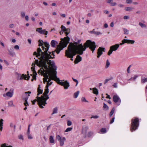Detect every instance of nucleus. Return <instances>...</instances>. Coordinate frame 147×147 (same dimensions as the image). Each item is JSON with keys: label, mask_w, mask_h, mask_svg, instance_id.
<instances>
[{"label": "nucleus", "mask_w": 147, "mask_h": 147, "mask_svg": "<svg viewBox=\"0 0 147 147\" xmlns=\"http://www.w3.org/2000/svg\"><path fill=\"white\" fill-rule=\"evenodd\" d=\"M38 46H42L43 51L40 48L38 49V51L39 56H40L42 55V56L40 61H38V59L35 60V63L39 67H42L40 69L42 68V70L45 71V72L47 71L48 72H50L47 64L49 65L51 67L52 69L51 71H56L57 67L55 65V63L54 61H51V60H50L51 59L54 58V57L52 56V55H51V52H49V54L47 53L50 45L47 42H43L42 40H38Z\"/></svg>", "instance_id": "nucleus-1"}, {"label": "nucleus", "mask_w": 147, "mask_h": 147, "mask_svg": "<svg viewBox=\"0 0 147 147\" xmlns=\"http://www.w3.org/2000/svg\"><path fill=\"white\" fill-rule=\"evenodd\" d=\"M80 41V40H78L77 42L73 43L71 42L69 44L68 47L70 46V48H74V47H76L77 48V51L79 50V48H81V50H82L83 53V51L86 50L87 47H89V49L92 51V53H93L96 47V46L94 42H92L90 40H88L84 44V46H83L82 44L79 45Z\"/></svg>", "instance_id": "nucleus-2"}, {"label": "nucleus", "mask_w": 147, "mask_h": 147, "mask_svg": "<svg viewBox=\"0 0 147 147\" xmlns=\"http://www.w3.org/2000/svg\"><path fill=\"white\" fill-rule=\"evenodd\" d=\"M42 68L40 69L38 71V73L39 75H43L44 77L43 78V83L45 84L46 82H50L51 80L55 81L57 83L58 81L59 80V78L57 77V72L56 71L48 72L42 70Z\"/></svg>", "instance_id": "nucleus-3"}, {"label": "nucleus", "mask_w": 147, "mask_h": 147, "mask_svg": "<svg viewBox=\"0 0 147 147\" xmlns=\"http://www.w3.org/2000/svg\"><path fill=\"white\" fill-rule=\"evenodd\" d=\"M77 48L76 47H74V48H71L70 46L68 47V49L65 51V56L68 58H71V60L72 61L73 60V58L74 56L76 55V54L79 55H82L83 53L82 52V50H81V48H79V50L78 51H77Z\"/></svg>", "instance_id": "nucleus-4"}, {"label": "nucleus", "mask_w": 147, "mask_h": 147, "mask_svg": "<svg viewBox=\"0 0 147 147\" xmlns=\"http://www.w3.org/2000/svg\"><path fill=\"white\" fill-rule=\"evenodd\" d=\"M69 40L70 38L68 36H67L63 38H61L59 44L55 50V51L57 54H58L63 48L66 47L68 44L69 43Z\"/></svg>", "instance_id": "nucleus-5"}, {"label": "nucleus", "mask_w": 147, "mask_h": 147, "mask_svg": "<svg viewBox=\"0 0 147 147\" xmlns=\"http://www.w3.org/2000/svg\"><path fill=\"white\" fill-rule=\"evenodd\" d=\"M49 98L47 94L41 96V97H38V104L40 108L42 109L44 108L42 105L45 106L47 104L46 101Z\"/></svg>", "instance_id": "nucleus-6"}, {"label": "nucleus", "mask_w": 147, "mask_h": 147, "mask_svg": "<svg viewBox=\"0 0 147 147\" xmlns=\"http://www.w3.org/2000/svg\"><path fill=\"white\" fill-rule=\"evenodd\" d=\"M139 125V120L138 118L135 117L131 120L130 130L131 132L136 130Z\"/></svg>", "instance_id": "nucleus-7"}, {"label": "nucleus", "mask_w": 147, "mask_h": 147, "mask_svg": "<svg viewBox=\"0 0 147 147\" xmlns=\"http://www.w3.org/2000/svg\"><path fill=\"white\" fill-rule=\"evenodd\" d=\"M57 83L61 86H63L65 89H67L70 86L69 83L67 80L65 81L64 80L60 81L59 80L58 81Z\"/></svg>", "instance_id": "nucleus-8"}, {"label": "nucleus", "mask_w": 147, "mask_h": 147, "mask_svg": "<svg viewBox=\"0 0 147 147\" xmlns=\"http://www.w3.org/2000/svg\"><path fill=\"white\" fill-rule=\"evenodd\" d=\"M114 102L117 103V105H119L121 102V100L119 97L117 95H114L113 98Z\"/></svg>", "instance_id": "nucleus-9"}, {"label": "nucleus", "mask_w": 147, "mask_h": 147, "mask_svg": "<svg viewBox=\"0 0 147 147\" xmlns=\"http://www.w3.org/2000/svg\"><path fill=\"white\" fill-rule=\"evenodd\" d=\"M105 49L104 48L99 47L98 49V51L97 53V57L99 58L100 57L102 54V52H105Z\"/></svg>", "instance_id": "nucleus-10"}, {"label": "nucleus", "mask_w": 147, "mask_h": 147, "mask_svg": "<svg viewBox=\"0 0 147 147\" xmlns=\"http://www.w3.org/2000/svg\"><path fill=\"white\" fill-rule=\"evenodd\" d=\"M36 31L41 34H44L46 35H47L48 33L47 31H46L45 29L42 30L41 28H37Z\"/></svg>", "instance_id": "nucleus-11"}, {"label": "nucleus", "mask_w": 147, "mask_h": 147, "mask_svg": "<svg viewBox=\"0 0 147 147\" xmlns=\"http://www.w3.org/2000/svg\"><path fill=\"white\" fill-rule=\"evenodd\" d=\"M31 69L33 72V78L31 80V81H33L34 80H36V76L37 75V73L35 70L34 68L33 67H31Z\"/></svg>", "instance_id": "nucleus-12"}, {"label": "nucleus", "mask_w": 147, "mask_h": 147, "mask_svg": "<svg viewBox=\"0 0 147 147\" xmlns=\"http://www.w3.org/2000/svg\"><path fill=\"white\" fill-rule=\"evenodd\" d=\"M14 90L13 88L11 89L10 90V92H8L6 93V95L9 97H11L13 96V94Z\"/></svg>", "instance_id": "nucleus-13"}, {"label": "nucleus", "mask_w": 147, "mask_h": 147, "mask_svg": "<svg viewBox=\"0 0 147 147\" xmlns=\"http://www.w3.org/2000/svg\"><path fill=\"white\" fill-rule=\"evenodd\" d=\"M89 127L87 126H84L82 128V134L86 135L87 131Z\"/></svg>", "instance_id": "nucleus-14"}, {"label": "nucleus", "mask_w": 147, "mask_h": 147, "mask_svg": "<svg viewBox=\"0 0 147 147\" xmlns=\"http://www.w3.org/2000/svg\"><path fill=\"white\" fill-rule=\"evenodd\" d=\"M28 77L26 76V75H25L24 74H22L20 78V80H21L23 79H24L25 80H28L29 79V78L30 76H29V74H28V71H27Z\"/></svg>", "instance_id": "nucleus-15"}, {"label": "nucleus", "mask_w": 147, "mask_h": 147, "mask_svg": "<svg viewBox=\"0 0 147 147\" xmlns=\"http://www.w3.org/2000/svg\"><path fill=\"white\" fill-rule=\"evenodd\" d=\"M119 44H116L115 45H112L110 47V48L113 51H115L117 50L119 48Z\"/></svg>", "instance_id": "nucleus-16"}, {"label": "nucleus", "mask_w": 147, "mask_h": 147, "mask_svg": "<svg viewBox=\"0 0 147 147\" xmlns=\"http://www.w3.org/2000/svg\"><path fill=\"white\" fill-rule=\"evenodd\" d=\"M146 82H147V78H146L144 76H142L141 77V84H144Z\"/></svg>", "instance_id": "nucleus-17"}, {"label": "nucleus", "mask_w": 147, "mask_h": 147, "mask_svg": "<svg viewBox=\"0 0 147 147\" xmlns=\"http://www.w3.org/2000/svg\"><path fill=\"white\" fill-rule=\"evenodd\" d=\"M82 60V57L79 55H77L74 61V63H78Z\"/></svg>", "instance_id": "nucleus-18"}, {"label": "nucleus", "mask_w": 147, "mask_h": 147, "mask_svg": "<svg viewBox=\"0 0 147 147\" xmlns=\"http://www.w3.org/2000/svg\"><path fill=\"white\" fill-rule=\"evenodd\" d=\"M90 33L96 35H101L102 33L100 32H96L94 31V29L92 31L90 32Z\"/></svg>", "instance_id": "nucleus-19"}, {"label": "nucleus", "mask_w": 147, "mask_h": 147, "mask_svg": "<svg viewBox=\"0 0 147 147\" xmlns=\"http://www.w3.org/2000/svg\"><path fill=\"white\" fill-rule=\"evenodd\" d=\"M113 0H107V2L108 3L111 4V6H114L117 5L116 3L113 2Z\"/></svg>", "instance_id": "nucleus-20"}, {"label": "nucleus", "mask_w": 147, "mask_h": 147, "mask_svg": "<svg viewBox=\"0 0 147 147\" xmlns=\"http://www.w3.org/2000/svg\"><path fill=\"white\" fill-rule=\"evenodd\" d=\"M38 48L37 49V53L36 51L34 52L33 53V55H36V57H38L39 59H40V61L41 60V57H42V55H41L40 56H39V55L38 53V48Z\"/></svg>", "instance_id": "nucleus-21"}, {"label": "nucleus", "mask_w": 147, "mask_h": 147, "mask_svg": "<svg viewBox=\"0 0 147 147\" xmlns=\"http://www.w3.org/2000/svg\"><path fill=\"white\" fill-rule=\"evenodd\" d=\"M124 40L125 42V43H131L132 44H133L135 42V41L134 40L124 39Z\"/></svg>", "instance_id": "nucleus-22"}, {"label": "nucleus", "mask_w": 147, "mask_h": 147, "mask_svg": "<svg viewBox=\"0 0 147 147\" xmlns=\"http://www.w3.org/2000/svg\"><path fill=\"white\" fill-rule=\"evenodd\" d=\"M66 140L65 138V137H63L59 141L60 143V145L61 146H62L64 144V141Z\"/></svg>", "instance_id": "nucleus-23"}, {"label": "nucleus", "mask_w": 147, "mask_h": 147, "mask_svg": "<svg viewBox=\"0 0 147 147\" xmlns=\"http://www.w3.org/2000/svg\"><path fill=\"white\" fill-rule=\"evenodd\" d=\"M8 107H14L15 105L13 104V101L12 100L9 101L8 102Z\"/></svg>", "instance_id": "nucleus-24"}, {"label": "nucleus", "mask_w": 147, "mask_h": 147, "mask_svg": "<svg viewBox=\"0 0 147 147\" xmlns=\"http://www.w3.org/2000/svg\"><path fill=\"white\" fill-rule=\"evenodd\" d=\"M29 96H30L29 94H28V96L27 97H26L25 98H23V99L25 100V102L24 103V105L26 106H27V105H28V103H27V100H28V97Z\"/></svg>", "instance_id": "nucleus-25"}, {"label": "nucleus", "mask_w": 147, "mask_h": 147, "mask_svg": "<svg viewBox=\"0 0 147 147\" xmlns=\"http://www.w3.org/2000/svg\"><path fill=\"white\" fill-rule=\"evenodd\" d=\"M3 120L2 119H1L0 120V129L2 130L3 129Z\"/></svg>", "instance_id": "nucleus-26"}, {"label": "nucleus", "mask_w": 147, "mask_h": 147, "mask_svg": "<svg viewBox=\"0 0 147 147\" xmlns=\"http://www.w3.org/2000/svg\"><path fill=\"white\" fill-rule=\"evenodd\" d=\"M49 92V89L48 88L45 87V90L43 94V95L47 94Z\"/></svg>", "instance_id": "nucleus-27"}, {"label": "nucleus", "mask_w": 147, "mask_h": 147, "mask_svg": "<svg viewBox=\"0 0 147 147\" xmlns=\"http://www.w3.org/2000/svg\"><path fill=\"white\" fill-rule=\"evenodd\" d=\"M13 50V47H11L10 48V49L8 50V51L9 52V54L12 55H13L14 53V52H12V51Z\"/></svg>", "instance_id": "nucleus-28"}, {"label": "nucleus", "mask_w": 147, "mask_h": 147, "mask_svg": "<svg viewBox=\"0 0 147 147\" xmlns=\"http://www.w3.org/2000/svg\"><path fill=\"white\" fill-rule=\"evenodd\" d=\"M93 93L96 94H98V91L97 89L96 88H92Z\"/></svg>", "instance_id": "nucleus-29"}, {"label": "nucleus", "mask_w": 147, "mask_h": 147, "mask_svg": "<svg viewBox=\"0 0 147 147\" xmlns=\"http://www.w3.org/2000/svg\"><path fill=\"white\" fill-rule=\"evenodd\" d=\"M49 140L50 142L51 143H54V141L53 138L52 136H51L49 138Z\"/></svg>", "instance_id": "nucleus-30"}, {"label": "nucleus", "mask_w": 147, "mask_h": 147, "mask_svg": "<svg viewBox=\"0 0 147 147\" xmlns=\"http://www.w3.org/2000/svg\"><path fill=\"white\" fill-rule=\"evenodd\" d=\"M110 65V63L108 60H107L106 61V64L105 66V68H107Z\"/></svg>", "instance_id": "nucleus-31"}, {"label": "nucleus", "mask_w": 147, "mask_h": 147, "mask_svg": "<svg viewBox=\"0 0 147 147\" xmlns=\"http://www.w3.org/2000/svg\"><path fill=\"white\" fill-rule=\"evenodd\" d=\"M134 8L131 7H126L125 8V10L127 11H130L132 10Z\"/></svg>", "instance_id": "nucleus-32"}, {"label": "nucleus", "mask_w": 147, "mask_h": 147, "mask_svg": "<svg viewBox=\"0 0 147 147\" xmlns=\"http://www.w3.org/2000/svg\"><path fill=\"white\" fill-rule=\"evenodd\" d=\"M79 93V91H78L77 92L74 93V98H76L78 97Z\"/></svg>", "instance_id": "nucleus-33"}, {"label": "nucleus", "mask_w": 147, "mask_h": 147, "mask_svg": "<svg viewBox=\"0 0 147 147\" xmlns=\"http://www.w3.org/2000/svg\"><path fill=\"white\" fill-rule=\"evenodd\" d=\"M103 108L105 110H107L109 109V107L105 103L103 104Z\"/></svg>", "instance_id": "nucleus-34"}, {"label": "nucleus", "mask_w": 147, "mask_h": 147, "mask_svg": "<svg viewBox=\"0 0 147 147\" xmlns=\"http://www.w3.org/2000/svg\"><path fill=\"white\" fill-rule=\"evenodd\" d=\"M56 41L54 40H52L51 42V46L53 47H54L55 45V42Z\"/></svg>", "instance_id": "nucleus-35"}, {"label": "nucleus", "mask_w": 147, "mask_h": 147, "mask_svg": "<svg viewBox=\"0 0 147 147\" xmlns=\"http://www.w3.org/2000/svg\"><path fill=\"white\" fill-rule=\"evenodd\" d=\"M115 108H113L111 110V111L110 112V114H109V115H110V117H111L112 115L113 114L114 111H115Z\"/></svg>", "instance_id": "nucleus-36"}, {"label": "nucleus", "mask_w": 147, "mask_h": 147, "mask_svg": "<svg viewBox=\"0 0 147 147\" xmlns=\"http://www.w3.org/2000/svg\"><path fill=\"white\" fill-rule=\"evenodd\" d=\"M139 24L142 28H145L146 27V25L144 24L141 22H139Z\"/></svg>", "instance_id": "nucleus-37"}, {"label": "nucleus", "mask_w": 147, "mask_h": 147, "mask_svg": "<svg viewBox=\"0 0 147 147\" xmlns=\"http://www.w3.org/2000/svg\"><path fill=\"white\" fill-rule=\"evenodd\" d=\"M57 107L54 108L53 109V113L52 114V115L57 113Z\"/></svg>", "instance_id": "nucleus-38"}, {"label": "nucleus", "mask_w": 147, "mask_h": 147, "mask_svg": "<svg viewBox=\"0 0 147 147\" xmlns=\"http://www.w3.org/2000/svg\"><path fill=\"white\" fill-rule=\"evenodd\" d=\"M93 131H89L88 133V134H87L88 136V137H90L92 136L93 135Z\"/></svg>", "instance_id": "nucleus-39"}, {"label": "nucleus", "mask_w": 147, "mask_h": 147, "mask_svg": "<svg viewBox=\"0 0 147 147\" xmlns=\"http://www.w3.org/2000/svg\"><path fill=\"white\" fill-rule=\"evenodd\" d=\"M100 131L102 133H105L107 132L106 129L105 128H102L100 130Z\"/></svg>", "instance_id": "nucleus-40"}, {"label": "nucleus", "mask_w": 147, "mask_h": 147, "mask_svg": "<svg viewBox=\"0 0 147 147\" xmlns=\"http://www.w3.org/2000/svg\"><path fill=\"white\" fill-rule=\"evenodd\" d=\"M123 31L124 32V34H127L129 33V30L125 28L123 29Z\"/></svg>", "instance_id": "nucleus-41"}, {"label": "nucleus", "mask_w": 147, "mask_h": 147, "mask_svg": "<svg viewBox=\"0 0 147 147\" xmlns=\"http://www.w3.org/2000/svg\"><path fill=\"white\" fill-rule=\"evenodd\" d=\"M72 129V127H68L66 129L65 131V132H67L71 131Z\"/></svg>", "instance_id": "nucleus-42"}, {"label": "nucleus", "mask_w": 147, "mask_h": 147, "mask_svg": "<svg viewBox=\"0 0 147 147\" xmlns=\"http://www.w3.org/2000/svg\"><path fill=\"white\" fill-rule=\"evenodd\" d=\"M113 51V50L110 48V50L108 53V55H110L112 54Z\"/></svg>", "instance_id": "nucleus-43"}, {"label": "nucleus", "mask_w": 147, "mask_h": 147, "mask_svg": "<svg viewBox=\"0 0 147 147\" xmlns=\"http://www.w3.org/2000/svg\"><path fill=\"white\" fill-rule=\"evenodd\" d=\"M99 117L98 115H92L91 117L90 118L91 119L94 118V119H97V118H98Z\"/></svg>", "instance_id": "nucleus-44"}, {"label": "nucleus", "mask_w": 147, "mask_h": 147, "mask_svg": "<svg viewBox=\"0 0 147 147\" xmlns=\"http://www.w3.org/2000/svg\"><path fill=\"white\" fill-rule=\"evenodd\" d=\"M20 15L22 18H24L25 16V13L24 11H22L20 13Z\"/></svg>", "instance_id": "nucleus-45"}, {"label": "nucleus", "mask_w": 147, "mask_h": 147, "mask_svg": "<svg viewBox=\"0 0 147 147\" xmlns=\"http://www.w3.org/2000/svg\"><path fill=\"white\" fill-rule=\"evenodd\" d=\"M1 147H12L11 146H7L6 145V144L5 143L1 145Z\"/></svg>", "instance_id": "nucleus-46"}, {"label": "nucleus", "mask_w": 147, "mask_h": 147, "mask_svg": "<svg viewBox=\"0 0 147 147\" xmlns=\"http://www.w3.org/2000/svg\"><path fill=\"white\" fill-rule=\"evenodd\" d=\"M19 47L18 45H16L14 46V49L16 50H18L19 49Z\"/></svg>", "instance_id": "nucleus-47"}, {"label": "nucleus", "mask_w": 147, "mask_h": 147, "mask_svg": "<svg viewBox=\"0 0 147 147\" xmlns=\"http://www.w3.org/2000/svg\"><path fill=\"white\" fill-rule=\"evenodd\" d=\"M52 83V82H50L47 83V84L46 87H47V88H49V86L51 85Z\"/></svg>", "instance_id": "nucleus-48"}, {"label": "nucleus", "mask_w": 147, "mask_h": 147, "mask_svg": "<svg viewBox=\"0 0 147 147\" xmlns=\"http://www.w3.org/2000/svg\"><path fill=\"white\" fill-rule=\"evenodd\" d=\"M56 138L57 140L58 141H60L61 140L62 138H61V137L59 135L56 136Z\"/></svg>", "instance_id": "nucleus-49"}, {"label": "nucleus", "mask_w": 147, "mask_h": 147, "mask_svg": "<svg viewBox=\"0 0 147 147\" xmlns=\"http://www.w3.org/2000/svg\"><path fill=\"white\" fill-rule=\"evenodd\" d=\"M10 126L11 127H13L14 129H15V127H16L15 125H14L12 123H10Z\"/></svg>", "instance_id": "nucleus-50"}, {"label": "nucleus", "mask_w": 147, "mask_h": 147, "mask_svg": "<svg viewBox=\"0 0 147 147\" xmlns=\"http://www.w3.org/2000/svg\"><path fill=\"white\" fill-rule=\"evenodd\" d=\"M138 77V75H135L134 77H132V80L134 81Z\"/></svg>", "instance_id": "nucleus-51"}, {"label": "nucleus", "mask_w": 147, "mask_h": 147, "mask_svg": "<svg viewBox=\"0 0 147 147\" xmlns=\"http://www.w3.org/2000/svg\"><path fill=\"white\" fill-rule=\"evenodd\" d=\"M61 30L64 32L65 31V30L66 29V28L63 25H62L61 26Z\"/></svg>", "instance_id": "nucleus-52"}, {"label": "nucleus", "mask_w": 147, "mask_h": 147, "mask_svg": "<svg viewBox=\"0 0 147 147\" xmlns=\"http://www.w3.org/2000/svg\"><path fill=\"white\" fill-rule=\"evenodd\" d=\"M72 124V122L70 121H67V125L68 126H70Z\"/></svg>", "instance_id": "nucleus-53"}, {"label": "nucleus", "mask_w": 147, "mask_h": 147, "mask_svg": "<svg viewBox=\"0 0 147 147\" xmlns=\"http://www.w3.org/2000/svg\"><path fill=\"white\" fill-rule=\"evenodd\" d=\"M43 90L40 89L39 88H38V92L40 94H42V93Z\"/></svg>", "instance_id": "nucleus-54"}, {"label": "nucleus", "mask_w": 147, "mask_h": 147, "mask_svg": "<svg viewBox=\"0 0 147 147\" xmlns=\"http://www.w3.org/2000/svg\"><path fill=\"white\" fill-rule=\"evenodd\" d=\"M27 135L28 138L29 139H32L33 138L31 136V135L30 134H29Z\"/></svg>", "instance_id": "nucleus-55"}, {"label": "nucleus", "mask_w": 147, "mask_h": 147, "mask_svg": "<svg viewBox=\"0 0 147 147\" xmlns=\"http://www.w3.org/2000/svg\"><path fill=\"white\" fill-rule=\"evenodd\" d=\"M38 96L36 97V98H37L36 99H35L33 101H32V104L33 105H34L35 104V102L36 101H37V99H38Z\"/></svg>", "instance_id": "nucleus-56"}, {"label": "nucleus", "mask_w": 147, "mask_h": 147, "mask_svg": "<svg viewBox=\"0 0 147 147\" xmlns=\"http://www.w3.org/2000/svg\"><path fill=\"white\" fill-rule=\"evenodd\" d=\"M132 1L131 0H127L126 3L127 4L131 3Z\"/></svg>", "instance_id": "nucleus-57"}, {"label": "nucleus", "mask_w": 147, "mask_h": 147, "mask_svg": "<svg viewBox=\"0 0 147 147\" xmlns=\"http://www.w3.org/2000/svg\"><path fill=\"white\" fill-rule=\"evenodd\" d=\"M19 139L20 140H23V136L22 135H20L18 136Z\"/></svg>", "instance_id": "nucleus-58"}, {"label": "nucleus", "mask_w": 147, "mask_h": 147, "mask_svg": "<svg viewBox=\"0 0 147 147\" xmlns=\"http://www.w3.org/2000/svg\"><path fill=\"white\" fill-rule=\"evenodd\" d=\"M82 100L83 102H87V101L86 100L85 98L83 97L82 98Z\"/></svg>", "instance_id": "nucleus-59"}, {"label": "nucleus", "mask_w": 147, "mask_h": 147, "mask_svg": "<svg viewBox=\"0 0 147 147\" xmlns=\"http://www.w3.org/2000/svg\"><path fill=\"white\" fill-rule=\"evenodd\" d=\"M14 25L13 24H11L9 25V28H13L14 27Z\"/></svg>", "instance_id": "nucleus-60"}, {"label": "nucleus", "mask_w": 147, "mask_h": 147, "mask_svg": "<svg viewBox=\"0 0 147 147\" xmlns=\"http://www.w3.org/2000/svg\"><path fill=\"white\" fill-rule=\"evenodd\" d=\"M111 80L110 79H106L105 80V82H104V84H106L108 81L110 80Z\"/></svg>", "instance_id": "nucleus-61"}, {"label": "nucleus", "mask_w": 147, "mask_h": 147, "mask_svg": "<svg viewBox=\"0 0 147 147\" xmlns=\"http://www.w3.org/2000/svg\"><path fill=\"white\" fill-rule=\"evenodd\" d=\"M70 29L69 28H66L65 30V32H70Z\"/></svg>", "instance_id": "nucleus-62"}, {"label": "nucleus", "mask_w": 147, "mask_h": 147, "mask_svg": "<svg viewBox=\"0 0 147 147\" xmlns=\"http://www.w3.org/2000/svg\"><path fill=\"white\" fill-rule=\"evenodd\" d=\"M114 119H115V117H114L113 118H112V119L110 121V124H111V123H113L114 122Z\"/></svg>", "instance_id": "nucleus-63"}, {"label": "nucleus", "mask_w": 147, "mask_h": 147, "mask_svg": "<svg viewBox=\"0 0 147 147\" xmlns=\"http://www.w3.org/2000/svg\"><path fill=\"white\" fill-rule=\"evenodd\" d=\"M123 18L125 20H127L129 18V17L127 16H124Z\"/></svg>", "instance_id": "nucleus-64"}]
</instances>
